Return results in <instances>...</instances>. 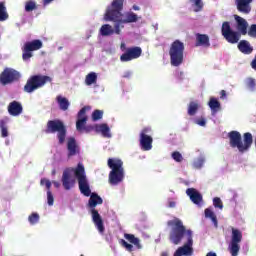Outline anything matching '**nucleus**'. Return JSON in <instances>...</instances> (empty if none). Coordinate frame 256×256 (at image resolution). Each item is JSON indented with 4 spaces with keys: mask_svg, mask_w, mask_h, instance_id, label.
<instances>
[{
    "mask_svg": "<svg viewBox=\"0 0 256 256\" xmlns=\"http://www.w3.org/2000/svg\"><path fill=\"white\" fill-rule=\"evenodd\" d=\"M74 175L78 181V187L80 192L85 197H90L88 201V207L91 208L92 220L99 231V233H105V225L103 224V218H101V214L99 211L95 209L97 205H103V198L99 196L97 193L91 194V188L89 187V180H87V174H85V166L83 163H78L76 168L74 169Z\"/></svg>",
    "mask_w": 256,
    "mask_h": 256,
    "instance_id": "f257e3e1",
    "label": "nucleus"
},
{
    "mask_svg": "<svg viewBox=\"0 0 256 256\" xmlns=\"http://www.w3.org/2000/svg\"><path fill=\"white\" fill-rule=\"evenodd\" d=\"M168 227H171L169 239L173 245H179L181 241L186 239L183 247H180L182 255L191 256L193 255V230L187 229L183 224V221L179 218H174L167 222Z\"/></svg>",
    "mask_w": 256,
    "mask_h": 256,
    "instance_id": "f03ea898",
    "label": "nucleus"
},
{
    "mask_svg": "<svg viewBox=\"0 0 256 256\" xmlns=\"http://www.w3.org/2000/svg\"><path fill=\"white\" fill-rule=\"evenodd\" d=\"M123 3H125V0H113L104 15L105 21H113L115 23L116 35H121V27H124L123 24L137 23L139 21V16L134 12L122 13Z\"/></svg>",
    "mask_w": 256,
    "mask_h": 256,
    "instance_id": "7ed1b4c3",
    "label": "nucleus"
},
{
    "mask_svg": "<svg viewBox=\"0 0 256 256\" xmlns=\"http://www.w3.org/2000/svg\"><path fill=\"white\" fill-rule=\"evenodd\" d=\"M229 145L232 149H238L239 153H247L253 145V134L246 132L241 136L239 131H230L228 133Z\"/></svg>",
    "mask_w": 256,
    "mask_h": 256,
    "instance_id": "20e7f679",
    "label": "nucleus"
},
{
    "mask_svg": "<svg viewBox=\"0 0 256 256\" xmlns=\"http://www.w3.org/2000/svg\"><path fill=\"white\" fill-rule=\"evenodd\" d=\"M108 167L112 169L109 173L110 185H119L125 179V170L121 159L109 158Z\"/></svg>",
    "mask_w": 256,
    "mask_h": 256,
    "instance_id": "39448f33",
    "label": "nucleus"
},
{
    "mask_svg": "<svg viewBox=\"0 0 256 256\" xmlns=\"http://www.w3.org/2000/svg\"><path fill=\"white\" fill-rule=\"evenodd\" d=\"M170 64L172 67L183 65L185 57V43L181 40H175L169 48Z\"/></svg>",
    "mask_w": 256,
    "mask_h": 256,
    "instance_id": "423d86ee",
    "label": "nucleus"
},
{
    "mask_svg": "<svg viewBox=\"0 0 256 256\" xmlns=\"http://www.w3.org/2000/svg\"><path fill=\"white\" fill-rule=\"evenodd\" d=\"M44 133H46V135L57 133L59 144L63 145L67 137V127H65V123L60 119L49 120Z\"/></svg>",
    "mask_w": 256,
    "mask_h": 256,
    "instance_id": "0eeeda50",
    "label": "nucleus"
},
{
    "mask_svg": "<svg viewBox=\"0 0 256 256\" xmlns=\"http://www.w3.org/2000/svg\"><path fill=\"white\" fill-rule=\"evenodd\" d=\"M51 81H53V79L47 75H32L24 85L23 91L24 93H35L37 89L45 87V85H47V83H51Z\"/></svg>",
    "mask_w": 256,
    "mask_h": 256,
    "instance_id": "6e6552de",
    "label": "nucleus"
},
{
    "mask_svg": "<svg viewBox=\"0 0 256 256\" xmlns=\"http://www.w3.org/2000/svg\"><path fill=\"white\" fill-rule=\"evenodd\" d=\"M221 33L227 43L235 45L241 40V34L231 28V23L225 21L222 23Z\"/></svg>",
    "mask_w": 256,
    "mask_h": 256,
    "instance_id": "1a4fd4ad",
    "label": "nucleus"
},
{
    "mask_svg": "<svg viewBox=\"0 0 256 256\" xmlns=\"http://www.w3.org/2000/svg\"><path fill=\"white\" fill-rule=\"evenodd\" d=\"M232 236L230 240V244L228 246V251H230V254L232 256L239 255V251H241V241H243V232L241 230L236 228H231Z\"/></svg>",
    "mask_w": 256,
    "mask_h": 256,
    "instance_id": "9d476101",
    "label": "nucleus"
},
{
    "mask_svg": "<svg viewBox=\"0 0 256 256\" xmlns=\"http://www.w3.org/2000/svg\"><path fill=\"white\" fill-rule=\"evenodd\" d=\"M43 48V42L39 39L26 42L22 47L23 61H29L33 57V51H39Z\"/></svg>",
    "mask_w": 256,
    "mask_h": 256,
    "instance_id": "9b49d317",
    "label": "nucleus"
},
{
    "mask_svg": "<svg viewBox=\"0 0 256 256\" xmlns=\"http://www.w3.org/2000/svg\"><path fill=\"white\" fill-rule=\"evenodd\" d=\"M19 79H21V74L13 68H5L0 74L1 85H11V83H15Z\"/></svg>",
    "mask_w": 256,
    "mask_h": 256,
    "instance_id": "f8f14e48",
    "label": "nucleus"
},
{
    "mask_svg": "<svg viewBox=\"0 0 256 256\" xmlns=\"http://www.w3.org/2000/svg\"><path fill=\"white\" fill-rule=\"evenodd\" d=\"M148 133H151L149 127H145L140 132V148L142 151H151L153 149V137Z\"/></svg>",
    "mask_w": 256,
    "mask_h": 256,
    "instance_id": "ddd939ff",
    "label": "nucleus"
},
{
    "mask_svg": "<svg viewBox=\"0 0 256 256\" xmlns=\"http://www.w3.org/2000/svg\"><path fill=\"white\" fill-rule=\"evenodd\" d=\"M142 54H143V49H141V47L139 46L130 47L125 51V53H123L120 56V61H122L123 63H127L129 61H133V59H139V57H141Z\"/></svg>",
    "mask_w": 256,
    "mask_h": 256,
    "instance_id": "4468645a",
    "label": "nucleus"
},
{
    "mask_svg": "<svg viewBox=\"0 0 256 256\" xmlns=\"http://www.w3.org/2000/svg\"><path fill=\"white\" fill-rule=\"evenodd\" d=\"M84 133H91V131H95V133H101L102 137H111V129H109V125L107 124H95L88 125L83 129Z\"/></svg>",
    "mask_w": 256,
    "mask_h": 256,
    "instance_id": "2eb2a0df",
    "label": "nucleus"
},
{
    "mask_svg": "<svg viewBox=\"0 0 256 256\" xmlns=\"http://www.w3.org/2000/svg\"><path fill=\"white\" fill-rule=\"evenodd\" d=\"M87 109H89L88 106H84L79 112H78V119L76 121V129L77 131H79L80 133H83V130L85 129L86 125H87V115H85L87 113Z\"/></svg>",
    "mask_w": 256,
    "mask_h": 256,
    "instance_id": "dca6fc26",
    "label": "nucleus"
},
{
    "mask_svg": "<svg viewBox=\"0 0 256 256\" xmlns=\"http://www.w3.org/2000/svg\"><path fill=\"white\" fill-rule=\"evenodd\" d=\"M234 19L236 21L237 32L240 35H249V31H247V29H249V23L247 20L239 15H234Z\"/></svg>",
    "mask_w": 256,
    "mask_h": 256,
    "instance_id": "f3484780",
    "label": "nucleus"
},
{
    "mask_svg": "<svg viewBox=\"0 0 256 256\" xmlns=\"http://www.w3.org/2000/svg\"><path fill=\"white\" fill-rule=\"evenodd\" d=\"M67 151H68V159H71V157H75V155H79L81 153V148H79V145L77 144V140H75L74 137L68 138L67 141Z\"/></svg>",
    "mask_w": 256,
    "mask_h": 256,
    "instance_id": "a211bd4d",
    "label": "nucleus"
},
{
    "mask_svg": "<svg viewBox=\"0 0 256 256\" xmlns=\"http://www.w3.org/2000/svg\"><path fill=\"white\" fill-rule=\"evenodd\" d=\"M251 3H253V0H235L236 9L242 15L251 13Z\"/></svg>",
    "mask_w": 256,
    "mask_h": 256,
    "instance_id": "6ab92c4d",
    "label": "nucleus"
},
{
    "mask_svg": "<svg viewBox=\"0 0 256 256\" xmlns=\"http://www.w3.org/2000/svg\"><path fill=\"white\" fill-rule=\"evenodd\" d=\"M186 194L194 205H201L203 202V195H201V193H199L195 188H188L186 190Z\"/></svg>",
    "mask_w": 256,
    "mask_h": 256,
    "instance_id": "aec40b11",
    "label": "nucleus"
},
{
    "mask_svg": "<svg viewBox=\"0 0 256 256\" xmlns=\"http://www.w3.org/2000/svg\"><path fill=\"white\" fill-rule=\"evenodd\" d=\"M8 113L12 117H19V115L23 113V106L19 102L14 100L8 105Z\"/></svg>",
    "mask_w": 256,
    "mask_h": 256,
    "instance_id": "412c9836",
    "label": "nucleus"
},
{
    "mask_svg": "<svg viewBox=\"0 0 256 256\" xmlns=\"http://www.w3.org/2000/svg\"><path fill=\"white\" fill-rule=\"evenodd\" d=\"M195 47H205V48L211 47L209 35L197 33Z\"/></svg>",
    "mask_w": 256,
    "mask_h": 256,
    "instance_id": "4be33fe9",
    "label": "nucleus"
},
{
    "mask_svg": "<svg viewBox=\"0 0 256 256\" xmlns=\"http://www.w3.org/2000/svg\"><path fill=\"white\" fill-rule=\"evenodd\" d=\"M238 50L244 55H251V53H253V46H251V43H249V41L241 40L238 43Z\"/></svg>",
    "mask_w": 256,
    "mask_h": 256,
    "instance_id": "5701e85b",
    "label": "nucleus"
},
{
    "mask_svg": "<svg viewBox=\"0 0 256 256\" xmlns=\"http://www.w3.org/2000/svg\"><path fill=\"white\" fill-rule=\"evenodd\" d=\"M62 185L66 191H69L73 187V181H71V173L69 170H64L62 174Z\"/></svg>",
    "mask_w": 256,
    "mask_h": 256,
    "instance_id": "b1692460",
    "label": "nucleus"
},
{
    "mask_svg": "<svg viewBox=\"0 0 256 256\" xmlns=\"http://www.w3.org/2000/svg\"><path fill=\"white\" fill-rule=\"evenodd\" d=\"M56 101L59 105V108L61 109V111H67V109H69V100L63 96H57L56 97Z\"/></svg>",
    "mask_w": 256,
    "mask_h": 256,
    "instance_id": "393cba45",
    "label": "nucleus"
},
{
    "mask_svg": "<svg viewBox=\"0 0 256 256\" xmlns=\"http://www.w3.org/2000/svg\"><path fill=\"white\" fill-rule=\"evenodd\" d=\"M113 33H115V28L113 30V27L109 24H104L100 28V34L102 37H109L110 35H113Z\"/></svg>",
    "mask_w": 256,
    "mask_h": 256,
    "instance_id": "a878e982",
    "label": "nucleus"
},
{
    "mask_svg": "<svg viewBox=\"0 0 256 256\" xmlns=\"http://www.w3.org/2000/svg\"><path fill=\"white\" fill-rule=\"evenodd\" d=\"M199 111V101H191L188 105V115L193 117Z\"/></svg>",
    "mask_w": 256,
    "mask_h": 256,
    "instance_id": "bb28decb",
    "label": "nucleus"
},
{
    "mask_svg": "<svg viewBox=\"0 0 256 256\" xmlns=\"http://www.w3.org/2000/svg\"><path fill=\"white\" fill-rule=\"evenodd\" d=\"M124 237L125 239H127V241H129V243H132V245H135V247H137L138 249H142L141 241L139 240V238L135 237V235L125 234Z\"/></svg>",
    "mask_w": 256,
    "mask_h": 256,
    "instance_id": "cd10ccee",
    "label": "nucleus"
},
{
    "mask_svg": "<svg viewBox=\"0 0 256 256\" xmlns=\"http://www.w3.org/2000/svg\"><path fill=\"white\" fill-rule=\"evenodd\" d=\"M208 105L212 111V113H217L221 109V103L217 101L216 98H210Z\"/></svg>",
    "mask_w": 256,
    "mask_h": 256,
    "instance_id": "c85d7f7f",
    "label": "nucleus"
},
{
    "mask_svg": "<svg viewBox=\"0 0 256 256\" xmlns=\"http://www.w3.org/2000/svg\"><path fill=\"white\" fill-rule=\"evenodd\" d=\"M205 217L207 219H211L212 223H214L215 227H217V216L215 215V212L211 208H206L205 211Z\"/></svg>",
    "mask_w": 256,
    "mask_h": 256,
    "instance_id": "c756f323",
    "label": "nucleus"
},
{
    "mask_svg": "<svg viewBox=\"0 0 256 256\" xmlns=\"http://www.w3.org/2000/svg\"><path fill=\"white\" fill-rule=\"evenodd\" d=\"M7 19H9V13H7L5 2H0V21H7Z\"/></svg>",
    "mask_w": 256,
    "mask_h": 256,
    "instance_id": "7c9ffc66",
    "label": "nucleus"
},
{
    "mask_svg": "<svg viewBox=\"0 0 256 256\" xmlns=\"http://www.w3.org/2000/svg\"><path fill=\"white\" fill-rule=\"evenodd\" d=\"M86 85H93V83H97V73L90 72L88 75H86L85 78Z\"/></svg>",
    "mask_w": 256,
    "mask_h": 256,
    "instance_id": "2f4dec72",
    "label": "nucleus"
},
{
    "mask_svg": "<svg viewBox=\"0 0 256 256\" xmlns=\"http://www.w3.org/2000/svg\"><path fill=\"white\" fill-rule=\"evenodd\" d=\"M1 137H9V131L7 130V118L6 120H0Z\"/></svg>",
    "mask_w": 256,
    "mask_h": 256,
    "instance_id": "473e14b6",
    "label": "nucleus"
},
{
    "mask_svg": "<svg viewBox=\"0 0 256 256\" xmlns=\"http://www.w3.org/2000/svg\"><path fill=\"white\" fill-rule=\"evenodd\" d=\"M190 3H193L195 9V13H199V11H203V0H190Z\"/></svg>",
    "mask_w": 256,
    "mask_h": 256,
    "instance_id": "72a5a7b5",
    "label": "nucleus"
},
{
    "mask_svg": "<svg viewBox=\"0 0 256 256\" xmlns=\"http://www.w3.org/2000/svg\"><path fill=\"white\" fill-rule=\"evenodd\" d=\"M246 87L247 89H249V91H255V87H256L255 78H247Z\"/></svg>",
    "mask_w": 256,
    "mask_h": 256,
    "instance_id": "f704fd0d",
    "label": "nucleus"
},
{
    "mask_svg": "<svg viewBox=\"0 0 256 256\" xmlns=\"http://www.w3.org/2000/svg\"><path fill=\"white\" fill-rule=\"evenodd\" d=\"M100 119H103V111L102 110H94L92 113V120L99 121Z\"/></svg>",
    "mask_w": 256,
    "mask_h": 256,
    "instance_id": "c9c22d12",
    "label": "nucleus"
},
{
    "mask_svg": "<svg viewBox=\"0 0 256 256\" xmlns=\"http://www.w3.org/2000/svg\"><path fill=\"white\" fill-rule=\"evenodd\" d=\"M35 9H37V4H35V2L33 1L26 2L25 11L29 13L31 11H35Z\"/></svg>",
    "mask_w": 256,
    "mask_h": 256,
    "instance_id": "e433bc0d",
    "label": "nucleus"
},
{
    "mask_svg": "<svg viewBox=\"0 0 256 256\" xmlns=\"http://www.w3.org/2000/svg\"><path fill=\"white\" fill-rule=\"evenodd\" d=\"M29 223L31 225H36V223H39V214L37 213H32L29 217H28Z\"/></svg>",
    "mask_w": 256,
    "mask_h": 256,
    "instance_id": "4c0bfd02",
    "label": "nucleus"
},
{
    "mask_svg": "<svg viewBox=\"0 0 256 256\" xmlns=\"http://www.w3.org/2000/svg\"><path fill=\"white\" fill-rule=\"evenodd\" d=\"M172 159H174V161H176V163H181V161H183V155L180 154L179 151H174L172 153Z\"/></svg>",
    "mask_w": 256,
    "mask_h": 256,
    "instance_id": "58836bf2",
    "label": "nucleus"
},
{
    "mask_svg": "<svg viewBox=\"0 0 256 256\" xmlns=\"http://www.w3.org/2000/svg\"><path fill=\"white\" fill-rule=\"evenodd\" d=\"M213 205L216 209H223V201L219 197L213 199Z\"/></svg>",
    "mask_w": 256,
    "mask_h": 256,
    "instance_id": "ea45409f",
    "label": "nucleus"
},
{
    "mask_svg": "<svg viewBox=\"0 0 256 256\" xmlns=\"http://www.w3.org/2000/svg\"><path fill=\"white\" fill-rule=\"evenodd\" d=\"M248 35H249V37H253V39H256V24H252L249 27Z\"/></svg>",
    "mask_w": 256,
    "mask_h": 256,
    "instance_id": "a19ab883",
    "label": "nucleus"
},
{
    "mask_svg": "<svg viewBox=\"0 0 256 256\" xmlns=\"http://www.w3.org/2000/svg\"><path fill=\"white\" fill-rule=\"evenodd\" d=\"M47 203L50 207L53 206V203H55V198L53 197V193H51V190L47 191Z\"/></svg>",
    "mask_w": 256,
    "mask_h": 256,
    "instance_id": "79ce46f5",
    "label": "nucleus"
},
{
    "mask_svg": "<svg viewBox=\"0 0 256 256\" xmlns=\"http://www.w3.org/2000/svg\"><path fill=\"white\" fill-rule=\"evenodd\" d=\"M40 183H41V185H45L46 189H48V191H51V181L43 178V179H41Z\"/></svg>",
    "mask_w": 256,
    "mask_h": 256,
    "instance_id": "37998d69",
    "label": "nucleus"
},
{
    "mask_svg": "<svg viewBox=\"0 0 256 256\" xmlns=\"http://www.w3.org/2000/svg\"><path fill=\"white\" fill-rule=\"evenodd\" d=\"M122 245L123 247H125L127 249V251H133V246L129 243H127V241L122 240Z\"/></svg>",
    "mask_w": 256,
    "mask_h": 256,
    "instance_id": "c03bdc74",
    "label": "nucleus"
},
{
    "mask_svg": "<svg viewBox=\"0 0 256 256\" xmlns=\"http://www.w3.org/2000/svg\"><path fill=\"white\" fill-rule=\"evenodd\" d=\"M197 125H200V127H205L207 122L205 121V118L196 120Z\"/></svg>",
    "mask_w": 256,
    "mask_h": 256,
    "instance_id": "a18cd8bd",
    "label": "nucleus"
},
{
    "mask_svg": "<svg viewBox=\"0 0 256 256\" xmlns=\"http://www.w3.org/2000/svg\"><path fill=\"white\" fill-rule=\"evenodd\" d=\"M176 205H177V203L175 201H173V200L168 201V207L170 209H175Z\"/></svg>",
    "mask_w": 256,
    "mask_h": 256,
    "instance_id": "49530a36",
    "label": "nucleus"
},
{
    "mask_svg": "<svg viewBox=\"0 0 256 256\" xmlns=\"http://www.w3.org/2000/svg\"><path fill=\"white\" fill-rule=\"evenodd\" d=\"M220 99H227V92L225 90L220 91Z\"/></svg>",
    "mask_w": 256,
    "mask_h": 256,
    "instance_id": "de8ad7c7",
    "label": "nucleus"
},
{
    "mask_svg": "<svg viewBox=\"0 0 256 256\" xmlns=\"http://www.w3.org/2000/svg\"><path fill=\"white\" fill-rule=\"evenodd\" d=\"M251 67H252V69H254V71H256V54L254 56V59L251 62Z\"/></svg>",
    "mask_w": 256,
    "mask_h": 256,
    "instance_id": "09e8293b",
    "label": "nucleus"
},
{
    "mask_svg": "<svg viewBox=\"0 0 256 256\" xmlns=\"http://www.w3.org/2000/svg\"><path fill=\"white\" fill-rule=\"evenodd\" d=\"M174 256H184V255H183V251L181 250V248H178V249L176 250V252L174 253Z\"/></svg>",
    "mask_w": 256,
    "mask_h": 256,
    "instance_id": "8fccbe9b",
    "label": "nucleus"
},
{
    "mask_svg": "<svg viewBox=\"0 0 256 256\" xmlns=\"http://www.w3.org/2000/svg\"><path fill=\"white\" fill-rule=\"evenodd\" d=\"M122 77H123L124 79H129V78L131 77V72H129V71L125 72V73L122 75Z\"/></svg>",
    "mask_w": 256,
    "mask_h": 256,
    "instance_id": "3c124183",
    "label": "nucleus"
},
{
    "mask_svg": "<svg viewBox=\"0 0 256 256\" xmlns=\"http://www.w3.org/2000/svg\"><path fill=\"white\" fill-rule=\"evenodd\" d=\"M132 9H133L134 11H141V8H140L139 6H137V5H133V6H132Z\"/></svg>",
    "mask_w": 256,
    "mask_h": 256,
    "instance_id": "603ef678",
    "label": "nucleus"
},
{
    "mask_svg": "<svg viewBox=\"0 0 256 256\" xmlns=\"http://www.w3.org/2000/svg\"><path fill=\"white\" fill-rule=\"evenodd\" d=\"M206 256H217V253L215 252H208Z\"/></svg>",
    "mask_w": 256,
    "mask_h": 256,
    "instance_id": "864d4df0",
    "label": "nucleus"
},
{
    "mask_svg": "<svg viewBox=\"0 0 256 256\" xmlns=\"http://www.w3.org/2000/svg\"><path fill=\"white\" fill-rule=\"evenodd\" d=\"M51 2H53V0H43L44 5H49Z\"/></svg>",
    "mask_w": 256,
    "mask_h": 256,
    "instance_id": "5fc2aeb1",
    "label": "nucleus"
},
{
    "mask_svg": "<svg viewBox=\"0 0 256 256\" xmlns=\"http://www.w3.org/2000/svg\"><path fill=\"white\" fill-rule=\"evenodd\" d=\"M53 185H54V187H59L60 184H59V182H55V181H54V182H53Z\"/></svg>",
    "mask_w": 256,
    "mask_h": 256,
    "instance_id": "6e6d98bb",
    "label": "nucleus"
},
{
    "mask_svg": "<svg viewBox=\"0 0 256 256\" xmlns=\"http://www.w3.org/2000/svg\"><path fill=\"white\" fill-rule=\"evenodd\" d=\"M161 256H169V254H167V252H163Z\"/></svg>",
    "mask_w": 256,
    "mask_h": 256,
    "instance_id": "4d7b16f0",
    "label": "nucleus"
},
{
    "mask_svg": "<svg viewBox=\"0 0 256 256\" xmlns=\"http://www.w3.org/2000/svg\"><path fill=\"white\" fill-rule=\"evenodd\" d=\"M52 174L55 175V170L52 171Z\"/></svg>",
    "mask_w": 256,
    "mask_h": 256,
    "instance_id": "13d9d810",
    "label": "nucleus"
},
{
    "mask_svg": "<svg viewBox=\"0 0 256 256\" xmlns=\"http://www.w3.org/2000/svg\"><path fill=\"white\" fill-rule=\"evenodd\" d=\"M81 256H83V255H81Z\"/></svg>",
    "mask_w": 256,
    "mask_h": 256,
    "instance_id": "bf43d9fd",
    "label": "nucleus"
}]
</instances>
